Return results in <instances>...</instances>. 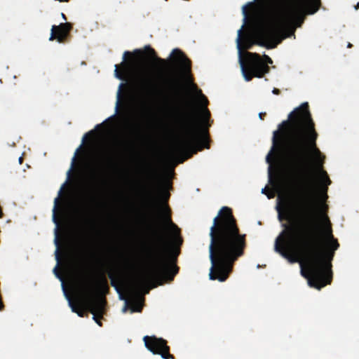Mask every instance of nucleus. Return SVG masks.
Segmentation results:
<instances>
[{
    "instance_id": "obj_8",
    "label": "nucleus",
    "mask_w": 359,
    "mask_h": 359,
    "mask_svg": "<svg viewBox=\"0 0 359 359\" xmlns=\"http://www.w3.org/2000/svg\"><path fill=\"white\" fill-rule=\"evenodd\" d=\"M152 207L156 208L157 216L158 219L162 222L165 228H168L173 233V236H176V229L175 225L171 223L170 219L168 213V207L164 203L153 204Z\"/></svg>"
},
{
    "instance_id": "obj_34",
    "label": "nucleus",
    "mask_w": 359,
    "mask_h": 359,
    "mask_svg": "<svg viewBox=\"0 0 359 359\" xmlns=\"http://www.w3.org/2000/svg\"><path fill=\"white\" fill-rule=\"evenodd\" d=\"M242 14H243V18H245V11H244V6H242Z\"/></svg>"
},
{
    "instance_id": "obj_1",
    "label": "nucleus",
    "mask_w": 359,
    "mask_h": 359,
    "mask_svg": "<svg viewBox=\"0 0 359 359\" xmlns=\"http://www.w3.org/2000/svg\"><path fill=\"white\" fill-rule=\"evenodd\" d=\"M290 152L287 171L294 187L292 201L282 198L277 204L278 217L304 221L313 243L294 227H286L275 241L274 250L290 262H300L308 284L320 290L330 279L331 252L337 245L332 240L323 212H316L313 196L318 189L330 184L321 169L322 158L314 147L316 140L307 103L290 114Z\"/></svg>"
},
{
    "instance_id": "obj_29",
    "label": "nucleus",
    "mask_w": 359,
    "mask_h": 359,
    "mask_svg": "<svg viewBox=\"0 0 359 359\" xmlns=\"http://www.w3.org/2000/svg\"><path fill=\"white\" fill-rule=\"evenodd\" d=\"M273 149H271L269 151V154H268V155H267V156H266V161H267L268 162H269L270 156L273 154Z\"/></svg>"
},
{
    "instance_id": "obj_38",
    "label": "nucleus",
    "mask_w": 359,
    "mask_h": 359,
    "mask_svg": "<svg viewBox=\"0 0 359 359\" xmlns=\"http://www.w3.org/2000/svg\"><path fill=\"white\" fill-rule=\"evenodd\" d=\"M18 161H19V163H20V157H19Z\"/></svg>"
},
{
    "instance_id": "obj_31",
    "label": "nucleus",
    "mask_w": 359,
    "mask_h": 359,
    "mask_svg": "<svg viewBox=\"0 0 359 359\" xmlns=\"http://www.w3.org/2000/svg\"><path fill=\"white\" fill-rule=\"evenodd\" d=\"M83 139H84V137H82V140H81V142L80 145H79V147L75 150L74 154V155H73V158H74L75 154H76V153L77 152V151H78L79 148V147H81V145L82 144L83 141Z\"/></svg>"
},
{
    "instance_id": "obj_6",
    "label": "nucleus",
    "mask_w": 359,
    "mask_h": 359,
    "mask_svg": "<svg viewBox=\"0 0 359 359\" xmlns=\"http://www.w3.org/2000/svg\"><path fill=\"white\" fill-rule=\"evenodd\" d=\"M133 87L140 98L152 95L155 91V87L150 78L140 76L135 79Z\"/></svg>"
},
{
    "instance_id": "obj_33",
    "label": "nucleus",
    "mask_w": 359,
    "mask_h": 359,
    "mask_svg": "<svg viewBox=\"0 0 359 359\" xmlns=\"http://www.w3.org/2000/svg\"><path fill=\"white\" fill-rule=\"evenodd\" d=\"M75 313L79 316H81L83 315V311H76L75 312Z\"/></svg>"
},
{
    "instance_id": "obj_12",
    "label": "nucleus",
    "mask_w": 359,
    "mask_h": 359,
    "mask_svg": "<svg viewBox=\"0 0 359 359\" xmlns=\"http://www.w3.org/2000/svg\"><path fill=\"white\" fill-rule=\"evenodd\" d=\"M147 229L150 231L151 236L154 238L158 244H162L164 243L163 236L158 231L156 228H154L151 225H149Z\"/></svg>"
},
{
    "instance_id": "obj_10",
    "label": "nucleus",
    "mask_w": 359,
    "mask_h": 359,
    "mask_svg": "<svg viewBox=\"0 0 359 359\" xmlns=\"http://www.w3.org/2000/svg\"><path fill=\"white\" fill-rule=\"evenodd\" d=\"M184 130L188 140L178 141L177 144L180 148L189 146L191 142L196 140L198 137V128L196 125L187 124L184 126Z\"/></svg>"
},
{
    "instance_id": "obj_18",
    "label": "nucleus",
    "mask_w": 359,
    "mask_h": 359,
    "mask_svg": "<svg viewBox=\"0 0 359 359\" xmlns=\"http://www.w3.org/2000/svg\"><path fill=\"white\" fill-rule=\"evenodd\" d=\"M57 198H55L54 199V202H53V214H52V221L57 226V222H56V220H55V215H54V210L55 209V207H56V203H57Z\"/></svg>"
},
{
    "instance_id": "obj_9",
    "label": "nucleus",
    "mask_w": 359,
    "mask_h": 359,
    "mask_svg": "<svg viewBox=\"0 0 359 359\" xmlns=\"http://www.w3.org/2000/svg\"><path fill=\"white\" fill-rule=\"evenodd\" d=\"M170 57L172 65L179 68L180 74L186 76L189 68V63L182 52L177 49H173L171 51Z\"/></svg>"
},
{
    "instance_id": "obj_22",
    "label": "nucleus",
    "mask_w": 359,
    "mask_h": 359,
    "mask_svg": "<svg viewBox=\"0 0 359 359\" xmlns=\"http://www.w3.org/2000/svg\"><path fill=\"white\" fill-rule=\"evenodd\" d=\"M241 28H242V26L239 28V29L237 30V37L236 39V48H237V51H238V54L240 53V48H239V43H238L239 33H240Z\"/></svg>"
},
{
    "instance_id": "obj_24",
    "label": "nucleus",
    "mask_w": 359,
    "mask_h": 359,
    "mask_svg": "<svg viewBox=\"0 0 359 359\" xmlns=\"http://www.w3.org/2000/svg\"><path fill=\"white\" fill-rule=\"evenodd\" d=\"M114 76L117 79H118V80L121 79V76H120V75L117 72V67H116V65L114 66Z\"/></svg>"
},
{
    "instance_id": "obj_2",
    "label": "nucleus",
    "mask_w": 359,
    "mask_h": 359,
    "mask_svg": "<svg viewBox=\"0 0 359 359\" xmlns=\"http://www.w3.org/2000/svg\"><path fill=\"white\" fill-rule=\"evenodd\" d=\"M210 244L208 246L209 260L213 266V256H215V272L210 269L208 277L210 280L217 278L222 282L230 271L231 263L242 254L244 241L238 235L229 208L222 207L212 219L209 231Z\"/></svg>"
},
{
    "instance_id": "obj_4",
    "label": "nucleus",
    "mask_w": 359,
    "mask_h": 359,
    "mask_svg": "<svg viewBox=\"0 0 359 359\" xmlns=\"http://www.w3.org/2000/svg\"><path fill=\"white\" fill-rule=\"evenodd\" d=\"M239 67L241 76L245 81H248L253 76L260 78L262 74L268 72V67L255 54H248L246 57L245 67L247 72L244 71L241 61H239Z\"/></svg>"
},
{
    "instance_id": "obj_25",
    "label": "nucleus",
    "mask_w": 359,
    "mask_h": 359,
    "mask_svg": "<svg viewBox=\"0 0 359 359\" xmlns=\"http://www.w3.org/2000/svg\"><path fill=\"white\" fill-rule=\"evenodd\" d=\"M55 26H53V25L50 27V36H49V38H48V41H52V40H53V32H54V30H55Z\"/></svg>"
},
{
    "instance_id": "obj_17",
    "label": "nucleus",
    "mask_w": 359,
    "mask_h": 359,
    "mask_svg": "<svg viewBox=\"0 0 359 359\" xmlns=\"http://www.w3.org/2000/svg\"><path fill=\"white\" fill-rule=\"evenodd\" d=\"M196 96L198 97V103L203 107L205 104V100H204L203 97L201 95L200 93H197Z\"/></svg>"
},
{
    "instance_id": "obj_14",
    "label": "nucleus",
    "mask_w": 359,
    "mask_h": 359,
    "mask_svg": "<svg viewBox=\"0 0 359 359\" xmlns=\"http://www.w3.org/2000/svg\"><path fill=\"white\" fill-rule=\"evenodd\" d=\"M55 37L57 41H60L66 34L67 32V28L63 24H60L55 30Z\"/></svg>"
},
{
    "instance_id": "obj_35",
    "label": "nucleus",
    "mask_w": 359,
    "mask_h": 359,
    "mask_svg": "<svg viewBox=\"0 0 359 359\" xmlns=\"http://www.w3.org/2000/svg\"><path fill=\"white\" fill-rule=\"evenodd\" d=\"M126 52H123V57H122V60L123 61H124L125 59H126Z\"/></svg>"
},
{
    "instance_id": "obj_15",
    "label": "nucleus",
    "mask_w": 359,
    "mask_h": 359,
    "mask_svg": "<svg viewBox=\"0 0 359 359\" xmlns=\"http://www.w3.org/2000/svg\"><path fill=\"white\" fill-rule=\"evenodd\" d=\"M168 85L171 89H173V90L177 89L179 87V85H180L179 79H170L168 81Z\"/></svg>"
},
{
    "instance_id": "obj_30",
    "label": "nucleus",
    "mask_w": 359,
    "mask_h": 359,
    "mask_svg": "<svg viewBox=\"0 0 359 359\" xmlns=\"http://www.w3.org/2000/svg\"><path fill=\"white\" fill-rule=\"evenodd\" d=\"M202 114L205 118H206L208 115V111L205 109H202Z\"/></svg>"
},
{
    "instance_id": "obj_26",
    "label": "nucleus",
    "mask_w": 359,
    "mask_h": 359,
    "mask_svg": "<svg viewBox=\"0 0 359 359\" xmlns=\"http://www.w3.org/2000/svg\"><path fill=\"white\" fill-rule=\"evenodd\" d=\"M121 83H119L118 88L116 92V100L115 102V106H117L118 102V95H119V89H120Z\"/></svg>"
},
{
    "instance_id": "obj_5",
    "label": "nucleus",
    "mask_w": 359,
    "mask_h": 359,
    "mask_svg": "<svg viewBox=\"0 0 359 359\" xmlns=\"http://www.w3.org/2000/svg\"><path fill=\"white\" fill-rule=\"evenodd\" d=\"M151 278V276L146 273H142L138 275L133 280V285L126 292L127 299L122 297L121 294L119 293L116 290V293L118 294V298L119 300H121L124 302L123 306H122L121 311L122 313H125L127 309V302L128 300H130L134 295L137 301L140 302L138 305L133 304L130 308V313L138 311L141 306V302L142 301V298L141 296L136 293L135 287L144 284L145 282L148 281Z\"/></svg>"
},
{
    "instance_id": "obj_36",
    "label": "nucleus",
    "mask_w": 359,
    "mask_h": 359,
    "mask_svg": "<svg viewBox=\"0 0 359 359\" xmlns=\"http://www.w3.org/2000/svg\"><path fill=\"white\" fill-rule=\"evenodd\" d=\"M320 195L322 196V197H324L325 196V193H324V191H320Z\"/></svg>"
},
{
    "instance_id": "obj_32",
    "label": "nucleus",
    "mask_w": 359,
    "mask_h": 359,
    "mask_svg": "<svg viewBox=\"0 0 359 359\" xmlns=\"http://www.w3.org/2000/svg\"><path fill=\"white\" fill-rule=\"evenodd\" d=\"M261 194H266V196H267V197H268V198H270V197H271V195H270L269 194H266V193L264 191V188H262V189H261Z\"/></svg>"
},
{
    "instance_id": "obj_16",
    "label": "nucleus",
    "mask_w": 359,
    "mask_h": 359,
    "mask_svg": "<svg viewBox=\"0 0 359 359\" xmlns=\"http://www.w3.org/2000/svg\"><path fill=\"white\" fill-rule=\"evenodd\" d=\"M176 273V269L175 266L173 265H171L170 266V273L169 275H165V279H172V276Z\"/></svg>"
},
{
    "instance_id": "obj_20",
    "label": "nucleus",
    "mask_w": 359,
    "mask_h": 359,
    "mask_svg": "<svg viewBox=\"0 0 359 359\" xmlns=\"http://www.w3.org/2000/svg\"><path fill=\"white\" fill-rule=\"evenodd\" d=\"M262 61L264 63V65L266 66L268 64H271L272 60L271 59L266 55H263V60Z\"/></svg>"
},
{
    "instance_id": "obj_19",
    "label": "nucleus",
    "mask_w": 359,
    "mask_h": 359,
    "mask_svg": "<svg viewBox=\"0 0 359 359\" xmlns=\"http://www.w3.org/2000/svg\"><path fill=\"white\" fill-rule=\"evenodd\" d=\"M53 273H54L55 276L60 281L61 289H63V282L61 277L56 272V266L53 268Z\"/></svg>"
},
{
    "instance_id": "obj_7",
    "label": "nucleus",
    "mask_w": 359,
    "mask_h": 359,
    "mask_svg": "<svg viewBox=\"0 0 359 359\" xmlns=\"http://www.w3.org/2000/svg\"><path fill=\"white\" fill-rule=\"evenodd\" d=\"M144 346L153 355L158 354L159 351L166 352V346L165 341L160 338H156L154 335L147 337L144 336L142 338Z\"/></svg>"
},
{
    "instance_id": "obj_27",
    "label": "nucleus",
    "mask_w": 359,
    "mask_h": 359,
    "mask_svg": "<svg viewBox=\"0 0 359 359\" xmlns=\"http://www.w3.org/2000/svg\"><path fill=\"white\" fill-rule=\"evenodd\" d=\"M68 306H69V309L71 310L72 312H74L75 313L77 310H76V309L74 308V306L72 304V303L70 302V304H68Z\"/></svg>"
},
{
    "instance_id": "obj_13",
    "label": "nucleus",
    "mask_w": 359,
    "mask_h": 359,
    "mask_svg": "<svg viewBox=\"0 0 359 359\" xmlns=\"http://www.w3.org/2000/svg\"><path fill=\"white\" fill-rule=\"evenodd\" d=\"M80 302L84 304L88 309H90V311L93 312V309L94 306L95 300L90 296L89 294H83L81 299Z\"/></svg>"
},
{
    "instance_id": "obj_28",
    "label": "nucleus",
    "mask_w": 359,
    "mask_h": 359,
    "mask_svg": "<svg viewBox=\"0 0 359 359\" xmlns=\"http://www.w3.org/2000/svg\"><path fill=\"white\" fill-rule=\"evenodd\" d=\"M56 236H57L56 231L55 230V233H54V241H55V253H56L57 250V244H56Z\"/></svg>"
},
{
    "instance_id": "obj_21",
    "label": "nucleus",
    "mask_w": 359,
    "mask_h": 359,
    "mask_svg": "<svg viewBox=\"0 0 359 359\" xmlns=\"http://www.w3.org/2000/svg\"><path fill=\"white\" fill-rule=\"evenodd\" d=\"M158 355H160L162 359H168V357L170 356L168 353V348L166 347V352L159 351Z\"/></svg>"
},
{
    "instance_id": "obj_37",
    "label": "nucleus",
    "mask_w": 359,
    "mask_h": 359,
    "mask_svg": "<svg viewBox=\"0 0 359 359\" xmlns=\"http://www.w3.org/2000/svg\"><path fill=\"white\" fill-rule=\"evenodd\" d=\"M258 116H259V120H261V113L260 112L258 114Z\"/></svg>"
},
{
    "instance_id": "obj_11",
    "label": "nucleus",
    "mask_w": 359,
    "mask_h": 359,
    "mask_svg": "<svg viewBox=\"0 0 359 359\" xmlns=\"http://www.w3.org/2000/svg\"><path fill=\"white\" fill-rule=\"evenodd\" d=\"M270 20H271V17L269 18V19L267 20L266 23L265 24L264 27H263L262 30V37L263 38V39L266 42V46L267 48H273L274 47L279 41L281 39H283V36H281V38L280 39H276V41L274 42H270L269 41V40L270 39H272L273 37H276L277 35L278 34L279 32L280 31L281 28L279 29V31L274 35L271 34V32H270V29H269V22H270ZM283 27H282L283 29Z\"/></svg>"
},
{
    "instance_id": "obj_3",
    "label": "nucleus",
    "mask_w": 359,
    "mask_h": 359,
    "mask_svg": "<svg viewBox=\"0 0 359 359\" xmlns=\"http://www.w3.org/2000/svg\"><path fill=\"white\" fill-rule=\"evenodd\" d=\"M318 0H290L282 9L271 15L269 29L276 34L280 28L297 27L306 14H314L318 9Z\"/></svg>"
},
{
    "instance_id": "obj_23",
    "label": "nucleus",
    "mask_w": 359,
    "mask_h": 359,
    "mask_svg": "<svg viewBox=\"0 0 359 359\" xmlns=\"http://www.w3.org/2000/svg\"><path fill=\"white\" fill-rule=\"evenodd\" d=\"M62 292H63V297L65 298V299L67 301V304H70V302H71V300H70V298L67 295V294L64 291V288L62 289Z\"/></svg>"
}]
</instances>
